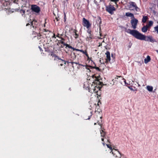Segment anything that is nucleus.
<instances>
[{"mask_svg":"<svg viewBox=\"0 0 158 158\" xmlns=\"http://www.w3.org/2000/svg\"><path fill=\"white\" fill-rule=\"evenodd\" d=\"M106 145L108 148L110 149L112 153L116 158H121V157L123 156V155L120 154L118 151L116 150L114 148L112 149V148L109 145L106 144Z\"/></svg>","mask_w":158,"mask_h":158,"instance_id":"1","label":"nucleus"},{"mask_svg":"<svg viewBox=\"0 0 158 158\" xmlns=\"http://www.w3.org/2000/svg\"><path fill=\"white\" fill-rule=\"evenodd\" d=\"M133 32L132 35L136 39L142 40H145V35L139 33L137 31L135 30L133 31Z\"/></svg>","mask_w":158,"mask_h":158,"instance_id":"2","label":"nucleus"},{"mask_svg":"<svg viewBox=\"0 0 158 158\" xmlns=\"http://www.w3.org/2000/svg\"><path fill=\"white\" fill-rule=\"evenodd\" d=\"M133 32L132 35L136 39L142 40H145V35L139 33L137 31L135 30L133 31Z\"/></svg>","mask_w":158,"mask_h":158,"instance_id":"3","label":"nucleus"},{"mask_svg":"<svg viewBox=\"0 0 158 158\" xmlns=\"http://www.w3.org/2000/svg\"><path fill=\"white\" fill-rule=\"evenodd\" d=\"M115 7L111 5L106 6V11L111 14H113V11H115Z\"/></svg>","mask_w":158,"mask_h":158,"instance_id":"4","label":"nucleus"},{"mask_svg":"<svg viewBox=\"0 0 158 158\" xmlns=\"http://www.w3.org/2000/svg\"><path fill=\"white\" fill-rule=\"evenodd\" d=\"M138 23V20L135 18L131 20V23L133 28L135 29L136 28Z\"/></svg>","mask_w":158,"mask_h":158,"instance_id":"5","label":"nucleus"},{"mask_svg":"<svg viewBox=\"0 0 158 158\" xmlns=\"http://www.w3.org/2000/svg\"><path fill=\"white\" fill-rule=\"evenodd\" d=\"M83 24L84 27H86L87 28H88L91 25L89 21L85 18H83Z\"/></svg>","mask_w":158,"mask_h":158,"instance_id":"6","label":"nucleus"},{"mask_svg":"<svg viewBox=\"0 0 158 158\" xmlns=\"http://www.w3.org/2000/svg\"><path fill=\"white\" fill-rule=\"evenodd\" d=\"M31 9L32 11L37 13H39L40 11V8L36 5H32L31 6Z\"/></svg>","mask_w":158,"mask_h":158,"instance_id":"7","label":"nucleus"},{"mask_svg":"<svg viewBox=\"0 0 158 158\" xmlns=\"http://www.w3.org/2000/svg\"><path fill=\"white\" fill-rule=\"evenodd\" d=\"M130 8L131 7H134L135 10L136 11H138V10L139 9V8L137 6V5L135 2H131L129 3Z\"/></svg>","mask_w":158,"mask_h":158,"instance_id":"8","label":"nucleus"},{"mask_svg":"<svg viewBox=\"0 0 158 158\" xmlns=\"http://www.w3.org/2000/svg\"><path fill=\"white\" fill-rule=\"evenodd\" d=\"M105 54L106 55V61H110V52L109 51H107Z\"/></svg>","mask_w":158,"mask_h":158,"instance_id":"9","label":"nucleus"},{"mask_svg":"<svg viewBox=\"0 0 158 158\" xmlns=\"http://www.w3.org/2000/svg\"><path fill=\"white\" fill-rule=\"evenodd\" d=\"M77 51L81 52H82L83 54H85L86 56L88 57V58H89L88 55L86 51H85L82 50H80L77 49Z\"/></svg>","mask_w":158,"mask_h":158,"instance_id":"10","label":"nucleus"},{"mask_svg":"<svg viewBox=\"0 0 158 158\" xmlns=\"http://www.w3.org/2000/svg\"><path fill=\"white\" fill-rule=\"evenodd\" d=\"M150 60L151 58L150 56H148L147 57V58H145L144 60L145 63L147 64L150 61Z\"/></svg>","mask_w":158,"mask_h":158,"instance_id":"11","label":"nucleus"},{"mask_svg":"<svg viewBox=\"0 0 158 158\" xmlns=\"http://www.w3.org/2000/svg\"><path fill=\"white\" fill-rule=\"evenodd\" d=\"M125 15L127 17H131V18H134L133 14L129 12L126 13L125 14Z\"/></svg>","mask_w":158,"mask_h":158,"instance_id":"12","label":"nucleus"},{"mask_svg":"<svg viewBox=\"0 0 158 158\" xmlns=\"http://www.w3.org/2000/svg\"><path fill=\"white\" fill-rule=\"evenodd\" d=\"M148 28L146 25L144 26L142 28V31L143 32H145L147 31Z\"/></svg>","mask_w":158,"mask_h":158,"instance_id":"13","label":"nucleus"},{"mask_svg":"<svg viewBox=\"0 0 158 158\" xmlns=\"http://www.w3.org/2000/svg\"><path fill=\"white\" fill-rule=\"evenodd\" d=\"M146 89L149 92H152L153 90V88L152 86L148 85L146 87Z\"/></svg>","mask_w":158,"mask_h":158,"instance_id":"14","label":"nucleus"},{"mask_svg":"<svg viewBox=\"0 0 158 158\" xmlns=\"http://www.w3.org/2000/svg\"><path fill=\"white\" fill-rule=\"evenodd\" d=\"M37 22L36 20H34L31 23V25L32 26L33 28L36 27L35 26V23Z\"/></svg>","mask_w":158,"mask_h":158,"instance_id":"15","label":"nucleus"},{"mask_svg":"<svg viewBox=\"0 0 158 158\" xmlns=\"http://www.w3.org/2000/svg\"><path fill=\"white\" fill-rule=\"evenodd\" d=\"M66 47L65 48H67V47L70 48L71 49H72L73 50L75 51L76 50L77 51V49H76L75 48H74L73 47H72L71 46H70V45H69L68 44H67L66 45Z\"/></svg>","mask_w":158,"mask_h":158,"instance_id":"16","label":"nucleus"},{"mask_svg":"<svg viewBox=\"0 0 158 158\" xmlns=\"http://www.w3.org/2000/svg\"><path fill=\"white\" fill-rule=\"evenodd\" d=\"M147 19L148 17L147 16H143L142 19V22L143 23H145L147 21Z\"/></svg>","mask_w":158,"mask_h":158,"instance_id":"17","label":"nucleus"},{"mask_svg":"<svg viewBox=\"0 0 158 158\" xmlns=\"http://www.w3.org/2000/svg\"><path fill=\"white\" fill-rule=\"evenodd\" d=\"M153 24V22L152 21H149L148 25H146V26L149 28L150 27L152 26V25Z\"/></svg>","mask_w":158,"mask_h":158,"instance_id":"18","label":"nucleus"},{"mask_svg":"<svg viewBox=\"0 0 158 158\" xmlns=\"http://www.w3.org/2000/svg\"><path fill=\"white\" fill-rule=\"evenodd\" d=\"M135 30H131L130 29H128L126 31L127 33H130L132 35V33L133 32V31Z\"/></svg>","mask_w":158,"mask_h":158,"instance_id":"19","label":"nucleus"},{"mask_svg":"<svg viewBox=\"0 0 158 158\" xmlns=\"http://www.w3.org/2000/svg\"><path fill=\"white\" fill-rule=\"evenodd\" d=\"M148 38L149 39V40L151 42H153L155 41V40L153 39L152 37V36H148Z\"/></svg>","mask_w":158,"mask_h":158,"instance_id":"20","label":"nucleus"},{"mask_svg":"<svg viewBox=\"0 0 158 158\" xmlns=\"http://www.w3.org/2000/svg\"><path fill=\"white\" fill-rule=\"evenodd\" d=\"M100 132L101 136L103 137L105 135V133L102 130V131H100Z\"/></svg>","mask_w":158,"mask_h":158,"instance_id":"21","label":"nucleus"},{"mask_svg":"<svg viewBox=\"0 0 158 158\" xmlns=\"http://www.w3.org/2000/svg\"><path fill=\"white\" fill-rule=\"evenodd\" d=\"M89 67H91L92 68L95 69L97 70H98V71H100V69L98 67H92L91 66H89Z\"/></svg>","mask_w":158,"mask_h":158,"instance_id":"22","label":"nucleus"},{"mask_svg":"<svg viewBox=\"0 0 158 158\" xmlns=\"http://www.w3.org/2000/svg\"><path fill=\"white\" fill-rule=\"evenodd\" d=\"M71 63L72 64V66L73 67V64L74 63V64H79V65H80L81 66H84L81 64H79V63H77V62H71Z\"/></svg>","mask_w":158,"mask_h":158,"instance_id":"23","label":"nucleus"},{"mask_svg":"<svg viewBox=\"0 0 158 158\" xmlns=\"http://www.w3.org/2000/svg\"><path fill=\"white\" fill-rule=\"evenodd\" d=\"M154 29L155 31H156L157 33L158 34V25L154 27Z\"/></svg>","mask_w":158,"mask_h":158,"instance_id":"24","label":"nucleus"},{"mask_svg":"<svg viewBox=\"0 0 158 158\" xmlns=\"http://www.w3.org/2000/svg\"><path fill=\"white\" fill-rule=\"evenodd\" d=\"M20 13H22V15L23 16V15H24L25 13V10H21L20 11Z\"/></svg>","mask_w":158,"mask_h":158,"instance_id":"25","label":"nucleus"},{"mask_svg":"<svg viewBox=\"0 0 158 158\" xmlns=\"http://www.w3.org/2000/svg\"><path fill=\"white\" fill-rule=\"evenodd\" d=\"M76 31H75V35L74 37L76 39H77L78 37V35L76 33Z\"/></svg>","mask_w":158,"mask_h":158,"instance_id":"26","label":"nucleus"},{"mask_svg":"<svg viewBox=\"0 0 158 158\" xmlns=\"http://www.w3.org/2000/svg\"><path fill=\"white\" fill-rule=\"evenodd\" d=\"M88 37L90 38V39H92L93 38V35L92 34H89Z\"/></svg>","mask_w":158,"mask_h":158,"instance_id":"27","label":"nucleus"},{"mask_svg":"<svg viewBox=\"0 0 158 158\" xmlns=\"http://www.w3.org/2000/svg\"><path fill=\"white\" fill-rule=\"evenodd\" d=\"M144 39H145V40H145L146 41H148L149 40V39L148 38V36L146 37L145 36Z\"/></svg>","mask_w":158,"mask_h":158,"instance_id":"28","label":"nucleus"},{"mask_svg":"<svg viewBox=\"0 0 158 158\" xmlns=\"http://www.w3.org/2000/svg\"><path fill=\"white\" fill-rule=\"evenodd\" d=\"M111 2H115V4H116L117 2H118L119 0H110Z\"/></svg>","mask_w":158,"mask_h":158,"instance_id":"29","label":"nucleus"},{"mask_svg":"<svg viewBox=\"0 0 158 158\" xmlns=\"http://www.w3.org/2000/svg\"><path fill=\"white\" fill-rule=\"evenodd\" d=\"M95 80H96V81H97V82H98V83H100V84H101L102 83V82H100L98 81V78H96Z\"/></svg>","mask_w":158,"mask_h":158,"instance_id":"30","label":"nucleus"},{"mask_svg":"<svg viewBox=\"0 0 158 158\" xmlns=\"http://www.w3.org/2000/svg\"><path fill=\"white\" fill-rule=\"evenodd\" d=\"M87 32L89 34H91V31L89 29L87 30Z\"/></svg>","mask_w":158,"mask_h":158,"instance_id":"31","label":"nucleus"},{"mask_svg":"<svg viewBox=\"0 0 158 158\" xmlns=\"http://www.w3.org/2000/svg\"><path fill=\"white\" fill-rule=\"evenodd\" d=\"M86 40L87 41H89L91 39H90V38H89V37L87 36V37L86 38Z\"/></svg>","mask_w":158,"mask_h":158,"instance_id":"32","label":"nucleus"},{"mask_svg":"<svg viewBox=\"0 0 158 158\" xmlns=\"http://www.w3.org/2000/svg\"><path fill=\"white\" fill-rule=\"evenodd\" d=\"M19 0H14V3L17 4H18V2Z\"/></svg>","mask_w":158,"mask_h":158,"instance_id":"33","label":"nucleus"},{"mask_svg":"<svg viewBox=\"0 0 158 158\" xmlns=\"http://www.w3.org/2000/svg\"><path fill=\"white\" fill-rule=\"evenodd\" d=\"M64 22H65V21L66 20V17L65 14L64 15Z\"/></svg>","mask_w":158,"mask_h":158,"instance_id":"34","label":"nucleus"},{"mask_svg":"<svg viewBox=\"0 0 158 158\" xmlns=\"http://www.w3.org/2000/svg\"><path fill=\"white\" fill-rule=\"evenodd\" d=\"M83 87H84V88H86V89H87V88L88 89H89V87H88V86H87V87L86 88H85V84H84V86H83Z\"/></svg>","mask_w":158,"mask_h":158,"instance_id":"35","label":"nucleus"},{"mask_svg":"<svg viewBox=\"0 0 158 158\" xmlns=\"http://www.w3.org/2000/svg\"><path fill=\"white\" fill-rule=\"evenodd\" d=\"M62 44H63L64 46H66V45L67 44H65L64 42L63 41H62V43H61Z\"/></svg>","mask_w":158,"mask_h":158,"instance_id":"36","label":"nucleus"},{"mask_svg":"<svg viewBox=\"0 0 158 158\" xmlns=\"http://www.w3.org/2000/svg\"><path fill=\"white\" fill-rule=\"evenodd\" d=\"M61 60L63 62H64V64H66V63L67 62V61H65L64 60Z\"/></svg>","mask_w":158,"mask_h":158,"instance_id":"37","label":"nucleus"},{"mask_svg":"<svg viewBox=\"0 0 158 158\" xmlns=\"http://www.w3.org/2000/svg\"><path fill=\"white\" fill-rule=\"evenodd\" d=\"M128 87L131 90H133V89L132 88V86H130Z\"/></svg>","mask_w":158,"mask_h":158,"instance_id":"38","label":"nucleus"},{"mask_svg":"<svg viewBox=\"0 0 158 158\" xmlns=\"http://www.w3.org/2000/svg\"><path fill=\"white\" fill-rule=\"evenodd\" d=\"M56 57L57 58V59L58 60H62V59L60 58V57L59 56H56Z\"/></svg>","mask_w":158,"mask_h":158,"instance_id":"39","label":"nucleus"},{"mask_svg":"<svg viewBox=\"0 0 158 158\" xmlns=\"http://www.w3.org/2000/svg\"><path fill=\"white\" fill-rule=\"evenodd\" d=\"M62 41H58V44H60V43H61H61H62Z\"/></svg>","mask_w":158,"mask_h":158,"instance_id":"40","label":"nucleus"},{"mask_svg":"<svg viewBox=\"0 0 158 158\" xmlns=\"http://www.w3.org/2000/svg\"><path fill=\"white\" fill-rule=\"evenodd\" d=\"M122 79L123 80L124 82L125 83V84H126V80L124 78Z\"/></svg>","mask_w":158,"mask_h":158,"instance_id":"41","label":"nucleus"},{"mask_svg":"<svg viewBox=\"0 0 158 158\" xmlns=\"http://www.w3.org/2000/svg\"><path fill=\"white\" fill-rule=\"evenodd\" d=\"M56 19L57 21H58L59 20V17H56Z\"/></svg>","mask_w":158,"mask_h":158,"instance_id":"42","label":"nucleus"},{"mask_svg":"<svg viewBox=\"0 0 158 158\" xmlns=\"http://www.w3.org/2000/svg\"><path fill=\"white\" fill-rule=\"evenodd\" d=\"M131 44H129L128 46V47L130 48H131Z\"/></svg>","mask_w":158,"mask_h":158,"instance_id":"43","label":"nucleus"},{"mask_svg":"<svg viewBox=\"0 0 158 158\" xmlns=\"http://www.w3.org/2000/svg\"><path fill=\"white\" fill-rule=\"evenodd\" d=\"M39 48L40 49V51H41L42 50V48H41V47L40 46L39 47Z\"/></svg>","mask_w":158,"mask_h":158,"instance_id":"44","label":"nucleus"},{"mask_svg":"<svg viewBox=\"0 0 158 158\" xmlns=\"http://www.w3.org/2000/svg\"><path fill=\"white\" fill-rule=\"evenodd\" d=\"M68 0H64V3H65L66 2H68Z\"/></svg>","mask_w":158,"mask_h":158,"instance_id":"45","label":"nucleus"},{"mask_svg":"<svg viewBox=\"0 0 158 158\" xmlns=\"http://www.w3.org/2000/svg\"><path fill=\"white\" fill-rule=\"evenodd\" d=\"M67 63H68V64H69L70 63H71V62H69V61H67ZM71 62H72L71 61Z\"/></svg>","mask_w":158,"mask_h":158,"instance_id":"46","label":"nucleus"},{"mask_svg":"<svg viewBox=\"0 0 158 158\" xmlns=\"http://www.w3.org/2000/svg\"><path fill=\"white\" fill-rule=\"evenodd\" d=\"M30 24L29 23H27L26 25V26H28V25H30Z\"/></svg>","mask_w":158,"mask_h":158,"instance_id":"47","label":"nucleus"},{"mask_svg":"<svg viewBox=\"0 0 158 158\" xmlns=\"http://www.w3.org/2000/svg\"><path fill=\"white\" fill-rule=\"evenodd\" d=\"M101 140H102V141H103L104 140V139L103 138H102Z\"/></svg>","mask_w":158,"mask_h":158,"instance_id":"48","label":"nucleus"},{"mask_svg":"<svg viewBox=\"0 0 158 158\" xmlns=\"http://www.w3.org/2000/svg\"><path fill=\"white\" fill-rule=\"evenodd\" d=\"M102 144L103 145H104V146H105V143H104V142H103L102 143Z\"/></svg>","mask_w":158,"mask_h":158,"instance_id":"49","label":"nucleus"},{"mask_svg":"<svg viewBox=\"0 0 158 158\" xmlns=\"http://www.w3.org/2000/svg\"><path fill=\"white\" fill-rule=\"evenodd\" d=\"M55 35H53V37H54V38H56V37H55Z\"/></svg>","mask_w":158,"mask_h":158,"instance_id":"50","label":"nucleus"},{"mask_svg":"<svg viewBox=\"0 0 158 158\" xmlns=\"http://www.w3.org/2000/svg\"><path fill=\"white\" fill-rule=\"evenodd\" d=\"M60 66H62L63 65V64H60Z\"/></svg>","mask_w":158,"mask_h":158,"instance_id":"51","label":"nucleus"},{"mask_svg":"<svg viewBox=\"0 0 158 158\" xmlns=\"http://www.w3.org/2000/svg\"><path fill=\"white\" fill-rule=\"evenodd\" d=\"M101 45H102V44H100L98 46L100 47Z\"/></svg>","mask_w":158,"mask_h":158,"instance_id":"52","label":"nucleus"},{"mask_svg":"<svg viewBox=\"0 0 158 158\" xmlns=\"http://www.w3.org/2000/svg\"><path fill=\"white\" fill-rule=\"evenodd\" d=\"M61 48H63V46H62V45H61Z\"/></svg>","mask_w":158,"mask_h":158,"instance_id":"53","label":"nucleus"},{"mask_svg":"<svg viewBox=\"0 0 158 158\" xmlns=\"http://www.w3.org/2000/svg\"><path fill=\"white\" fill-rule=\"evenodd\" d=\"M111 56H112V57H113V55L112 54H111Z\"/></svg>","mask_w":158,"mask_h":158,"instance_id":"54","label":"nucleus"},{"mask_svg":"<svg viewBox=\"0 0 158 158\" xmlns=\"http://www.w3.org/2000/svg\"><path fill=\"white\" fill-rule=\"evenodd\" d=\"M61 39L62 40H64V39L63 38H61Z\"/></svg>","mask_w":158,"mask_h":158,"instance_id":"55","label":"nucleus"},{"mask_svg":"<svg viewBox=\"0 0 158 158\" xmlns=\"http://www.w3.org/2000/svg\"><path fill=\"white\" fill-rule=\"evenodd\" d=\"M158 53V50L156 51Z\"/></svg>","mask_w":158,"mask_h":158,"instance_id":"56","label":"nucleus"},{"mask_svg":"<svg viewBox=\"0 0 158 158\" xmlns=\"http://www.w3.org/2000/svg\"><path fill=\"white\" fill-rule=\"evenodd\" d=\"M94 125H96V123H94Z\"/></svg>","mask_w":158,"mask_h":158,"instance_id":"57","label":"nucleus"},{"mask_svg":"<svg viewBox=\"0 0 158 158\" xmlns=\"http://www.w3.org/2000/svg\"><path fill=\"white\" fill-rule=\"evenodd\" d=\"M102 0H100V1H102Z\"/></svg>","mask_w":158,"mask_h":158,"instance_id":"58","label":"nucleus"},{"mask_svg":"<svg viewBox=\"0 0 158 158\" xmlns=\"http://www.w3.org/2000/svg\"><path fill=\"white\" fill-rule=\"evenodd\" d=\"M103 42H104V40H103V41H102Z\"/></svg>","mask_w":158,"mask_h":158,"instance_id":"59","label":"nucleus"},{"mask_svg":"<svg viewBox=\"0 0 158 158\" xmlns=\"http://www.w3.org/2000/svg\"><path fill=\"white\" fill-rule=\"evenodd\" d=\"M102 118V117H100V118Z\"/></svg>","mask_w":158,"mask_h":158,"instance_id":"60","label":"nucleus"}]
</instances>
